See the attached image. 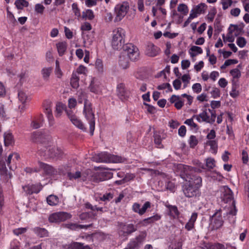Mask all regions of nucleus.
<instances>
[{
	"label": "nucleus",
	"instance_id": "obj_5",
	"mask_svg": "<svg viewBox=\"0 0 249 249\" xmlns=\"http://www.w3.org/2000/svg\"><path fill=\"white\" fill-rule=\"evenodd\" d=\"M124 36L125 31L122 28H118L113 31L111 45L114 50L123 48Z\"/></svg>",
	"mask_w": 249,
	"mask_h": 249
},
{
	"label": "nucleus",
	"instance_id": "obj_54",
	"mask_svg": "<svg viewBox=\"0 0 249 249\" xmlns=\"http://www.w3.org/2000/svg\"><path fill=\"white\" fill-rule=\"evenodd\" d=\"M72 9L73 10V12L74 13L75 15L77 16L78 18L80 17L81 14L79 9L78 7V5L76 3H73L72 4Z\"/></svg>",
	"mask_w": 249,
	"mask_h": 249
},
{
	"label": "nucleus",
	"instance_id": "obj_51",
	"mask_svg": "<svg viewBox=\"0 0 249 249\" xmlns=\"http://www.w3.org/2000/svg\"><path fill=\"white\" fill-rule=\"evenodd\" d=\"M236 43L239 47L243 48L246 45L247 41L244 37H239L237 39Z\"/></svg>",
	"mask_w": 249,
	"mask_h": 249
},
{
	"label": "nucleus",
	"instance_id": "obj_58",
	"mask_svg": "<svg viewBox=\"0 0 249 249\" xmlns=\"http://www.w3.org/2000/svg\"><path fill=\"white\" fill-rule=\"evenodd\" d=\"M193 90L196 93H200L202 90V87L200 84L199 83H196L194 84L192 86Z\"/></svg>",
	"mask_w": 249,
	"mask_h": 249
},
{
	"label": "nucleus",
	"instance_id": "obj_28",
	"mask_svg": "<svg viewBox=\"0 0 249 249\" xmlns=\"http://www.w3.org/2000/svg\"><path fill=\"white\" fill-rule=\"evenodd\" d=\"M44 112L47 115L50 125H53L54 124V118L53 116L50 105H47L46 107H45Z\"/></svg>",
	"mask_w": 249,
	"mask_h": 249
},
{
	"label": "nucleus",
	"instance_id": "obj_37",
	"mask_svg": "<svg viewBox=\"0 0 249 249\" xmlns=\"http://www.w3.org/2000/svg\"><path fill=\"white\" fill-rule=\"evenodd\" d=\"M58 53L60 56L64 54L67 48V45L66 42H59L56 45Z\"/></svg>",
	"mask_w": 249,
	"mask_h": 249
},
{
	"label": "nucleus",
	"instance_id": "obj_47",
	"mask_svg": "<svg viewBox=\"0 0 249 249\" xmlns=\"http://www.w3.org/2000/svg\"><path fill=\"white\" fill-rule=\"evenodd\" d=\"M178 11L186 15L188 13V8L186 4L183 3L180 4L178 7Z\"/></svg>",
	"mask_w": 249,
	"mask_h": 249
},
{
	"label": "nucleus",
	"instance_id": "obj_16",
	"mask_svg": "<svg viewBox=\"0 0 249 249\" xmlns=\"http://www.w3.org/2000/svg\"><path fill=\"white\" fill-rule=\"evenodd\" d=\"M66 112L71 121L74 125L82 130H86V127L83 123L75 115L73 114L72 112L68 110H66Z\"/></svg>",
	"mask_w": 249,
	"mask_h": 249
},
{
	"label": "nucleus",
	"instance_id": "obj_4",
	"mask_svg": "<svg viewBox=\"0 0 249 249\" xmlns=\"http://www.w3.org/2000/svg\"><path fill=\"white\" fill-rule=\"evenodd\" d=\"M93 161L97 162H122L124 159L121 157L111 155L107 152H102L95 154L93 157Z\"/></svg>",
	"mask_w": 249,
	"mask_h": 249
},
{
	"label": "nucleus",
	"instance_id": "obj_27",
	"mask_svg": "<svg viewBox=\"0 0 249 249\" xmlns=\"http://www.w3.org/2000/svg\"><path fill=\"white\" fill-rule=\"evenodd\" d=\"M197 214L196 213H194L189 219V221L186 223L185 226V228L187 231H190L194 228V224L196 220Z\"/></svg>",
	"mask_w": 249,
	"mask_h": 249
},
{
	"label": "nucleus",
	"instance_id": "obj_45",
	"mask_svg": "<svg viewBox=\"0 0 249 249\" xmlns=\"http://www.w3.org/2000/svg\"><path fill=\"white\" fill-rule=\"evenodd\" d=\"M154 137L155 143L157 145V147L158 148L162 147V145L161 144V138L160 136L158 133H154Z\"/></svg>",
	"mask_w": 249,
	"mask_h": 249
},
{
	"label": "nucleus",
	"instance_id": "obj_24",
	"mask_svg": "<svg viewBox=\"0 0 249 249\" xmlns=\"http://www.w3.org/2000/svg\"><path fill=\"white\" fill-rule=\"evenodd\" d=\"M66 249H91L88 245L84 246L83 244L74 242L65 246Z\"/></svg>",
	"mask_w": 249,
	"mask_h": 249
},
{
	"label": "nucleus",
	"instance_id": "obj_33",
	"mask_svg": "<svg viewBox=\"0 0 249 249\" xmlns=\"http://www.w3.org/2000/svg\"><path fill=\"white\" fill-rule=\"evenodd\" d=\"M189 54L192 57L196 56L198 54L203 53V50L200 47L193 46L189 51Z\"/></svg>",
	"mask_w": 249,
	"mask_h": 249
},
{
	"label": "nucleus",
	"instance_id": "obj_41",
	"mask_svg": "<svg viewBox=\"0 0 249 249\" xmlns=\"http://www.w3.org/2000/svg\"><path fill=\"white\" fill-rule=\"evenodd\" d=\"M215 165V161L213 158H209L206 160V166L209 170L213 169Z\"/></svg>",
	"mask_w": 249,
	"mask_h": 249
},
{
	"label": "nucleus",
	"instance_id": "obj_9",
	"mask_svg": "<svg viewBox=\"0 0 249 249\" xmlns=\"http://www.w3.org/2000/svg\"><path fill=\"white\" fill-rule=\"evenodd\" d=\"M129 8V4L126 2L119 3L115 7V22L121 21L126 15Z\"/></svg>",
	"mask_w": 249,
	"mask_h": 249
},
{
	"label": "nucleus",
	"instance_id": "obj_3",
	"mask_svg": "<svg viewBox=\"0 0 249 249\" xmlns=\"http://www.w3.org/2000/svg\"><path fill=\"white\" fill-rule=\"evenodd\" d=\"M220 198L221 201L226 203H231V209L228 213L229 214L235 215L237 210L235 207V201L233 200V195L231 190L227 186H222L220 188Z\"/></svg>",
	"mask_w": 249,
	"mask_h": 249
},
{
	"label": "nucleus",
	"instance_id": "obj_21",
	"mask_svg": "<svg viewBox=\"0 0 249 249\" xmlns=\"http://www.w3.org/2000/svg\"><path fill=\"white\" fill-rule=\"evenodd\" d=\"M48 152L49 156L52 158H60L63 155L62 151L57 147L50 148Z\"/></svg>",
	"mask_w": 249,
	"mask_h": 249
},
{
	"label": "nucleus",
	"instance_id": "obj_38",
	"mask_svg": "<svg viewBox=\"0 0 249 249\" xmlns=\"http://www.w3.org/2000/svg\"><path fill=\"white\" fill-rule=\"evenodd\" d=\"M185 124L189 126L191 129L194 130L195 131H197L198 130L199 127L196 124L194 119L192 117L190 119H187L184 123Z\"/></svg>",
	"mask_w": 249,
	"mask_h": 249
},
{
	"label": "nucleus",
	"instance_id": "obj_63",
	"mask_svg": "<svg viewBox=\"0 0 249 249\" xmlns=\"http://www.w3.org/2000/svg\"><path fill=\"white\" fill-rule=\"evenodd\" d=\"M81 29L83 31H89L91 29V26L89 23L86 22L82 25Z\"/></svg>",
	"mask_w": 249,
	"mask_h": 249
},
{
	"label": "nucleus",
	"instance_id": "obj_61",
	"mask_svg": "<svg viewBox=\"0 0 249 249\" xmlns=\"http://www.w3.org/2000/svg\"><path fill=\"white\" fill-rule=\"evenodd\" d=\"M77 104L76 100L75 98H70L68 101V106L70 108H74Z\"/></svg>",
	"mask_w": 249,
	"mask_h": 249
},
{
	"label": "nucleus",
	"instance_id": "obj_60",
	"mask_svg": "<svg viewBox=\"0 0 249 249\" xmlns=\"http://www.w3.org/2000/svg\"><path fill=\"white\" fill-rule=\"evenodd\" d=\"M240 12L241 10L239 8H234L231 10L230 14L232 16L237 17L240 15Z\"/></svg>",
	"mask_w": 249,
	"mask_h": 249
},
{
	"label": "nucleus",
	"instance_id": "obj_11",
	"mask_svg": "<svg viewBox=\"0 0 249 249\" xmlns=\"http://www.w3.org/2000/svg\"><path fill=\"white\" fill-rule=\"evenodd\" d=\"M119 232L122 235L127 236L137 231V227L132 224L118 223Z\"/></svg>",
	"mask_w": 249,
	"mask_h": 249
},
{
	"label": "nucleus",
	"instance_id": "obj_10",
	"mask_svg": "<svg viewBox=\"0 0 249 249\" xmlns=\"http://www.w3.org/2000/svg\"><path fill=\"white\" fill-rule=\"evenodd\" d=\"M32 140L35 142H40L44 144L51 142V137L48 134L41 131L34 132L32 135Z\"/></svg>",
	"mask_w": 249,
	"mask_h": 249
},
{
	"label": "nucleus",
	"instance_id": "obj_42",
	"mask_svg": "<svg viewBox=\"0 0 249 249\" xmlns=\"http://www.w3.org/2000/svg\"><path fill=\"white\" fill-rule=\"evenodd\" d=\"M65 107V105L61 103H58L56 105L55 111L56 112V117H59L63 110L64 109Z\"/></svg>",
	"mask_w": 249,
	"mask_h": 249
},
{
	"label": "nucleus",
	"instance_id": "obj_20",
	"mask_svg": "<svg viewBox=\"0 0 249 249\" xmlns=\"http://www.w3.org/2000/svg\"><path fill=\"white\" fill-rule=\"evenodd\" d=\"M18 98L19 101L22 104H24L27 101L29 100V94L27 91L24 90H20L18 93ZM24 106H19V108L21 111L24 109Z\"/></svg>",
	"mask_w": 249,
	"mask_h": 249
},
{
	"label": "nucleus",
	"instance_id": "obj_2",
	"mask_svg": "<svg viewBox=\"0 0 249 249\" xmlns=\"http://www.w3.org/2000/svg\"><path fill=\"white\" fill-rule=\"evenodd\" d=\"M178 168L182 169L183 173L188 177L190 176V180H189L188 183L192 184V185L197 187V189L201 187L202 184V179L199 176L193 175L191 177V174L193 172H200L201 170L196 167H193L188 165L180 164L178 165Z\"/></svg>",
	"mask_w": 249,
	"mask_h": 249
},
{
	"label": "nucleus",
	"instance_id": "obj_14",
	"mask_svg": "<svg viewBox=\"0 0 249 249\" xmlns=\"http://www.w3.org/2000/svg\"><path fill=\"white\" fill-rule=\"evenodd\" d=\"M112 177L113 174L112 173L108 171H104L95 174L93 176L92 180L96 182H98L110 179Z\"/></svg>",
	"mask_w": 249,
	"mask_h": 249
},
{
	"label": "nucleus",
	"instance_id": "obj_39",
	"mask_svg": "<svg viewBox=\"0 0 249 249\" xmlns=\"http://www.w3.org/2000/svg\"><path fill=\"white\" fill-rule=\"evenodd\" d=\"M82 17L83 18L92 20L94 17L93 11L90 9H88L85 12L82 13Z\"/></svg>",
	"mask_w": 249,
	"mask_h": 249
},
{
	"label": "nucleus",
	"instance_id": "obj_40",
	"mask_svg": "<svg viewBox=\"0 0 249 249\" xmlns=\"http://www.w3.org/2000/svg\"><path fill=\"white\" fill-rule=\"evenodd\" d=\"M15 4L18 9H22L24 7L28 6V2L25 0H17Z\"/></svg>",
	"mask_w": 249,
	"mask_h": 249
},
{
	"label": "nucleus",
	"instance_id": "obj_34",
	"mask_svg": "<svg viewBox=\"0 0 249 249\" xmlns=\"http://www.w3.org/2000/svg\"><path fill=\"white\" fill-rule=\"evenodd\" d=\"M52 67L44 68L41 70L42 77L45 81H48L49 78L52 72Z\"/></svg>",
	"mask_w": 249,
	"mask_h": 249
},
{
	"label": "nucleus",
	"instance_id": "obj_30",
	"mask_svg": "<svg viewBox=\"0 0 249 249\" xmlns=\"http://www.w3.org/2000/svg\"><path fill=\"white\" fill-rule=\"evenodd\" d=\"M129 58L122 53L119 58V65L124 69L129 67Z\"/></svg>",
	"mask_w": 249,
	"mask_h": 249
},
{
	"label": "nucleus",
	"instance_id": "obj_48",
	"mask_svg": "<svg viewBox=\"0 0 249 249\" xmlns=\"http://www.w3.org/2000/svg\"><path fill=\"white\" fill-rule=\"evenodd\" d=\"M233 0H221V3L222 5L223 10H226L231 6L233 3Z\"/></svg>",
	"mask_w": 249,
	"mask_h": 249
},
{
	"label": "nucleus",
	"instance_id": "obj_57",
	"mask_svg": "<svg viewBox=\"0 0 249 249\" xmlns=\"http://www.w3.org/2000/svg\"><path fill=\"white\" fill-rule=\"evenodd\" d=\"M151 207V203L149 201H146L142 206L141 209V215L143 214L147 210V209L150 208Z\"/></svg>",
	"mask_w": 249,
	"mask_h": 249
},
{
	"label": "nucleus",
	"instance_id": "obj_55",
	"mask_svg": "<svg viewBox=\"0 0 249 249\" xmlns=\"http://www.w3.org/2000/svg\"><path fill=\"white\" fill-rule=\"evenodd\" d=\"M27 230V228H20L14 229L13 230V233L16 235H19L22 233H24L26 232Z\"/></svg>",
	"mask_w": 249,
	"mask_h": 249
},
{
	"label": "nucleus",
	"instance_id": "obj_23",
	"mask_svg": "<svg viewBox=\"0 0 249 249\" xmlns=\"http://www.w3.org/2000/svg\"><path fill=\"white\" fill-rule=\"evenodd\" d=\"M165 206L168 208V214L170 216L173 217L174 218L178 217L179 212L177 206L169 204H166L165 205Z\"/></svg>",
	"mask_w": 249,
	"mask_h": 249
},
{
	"label": "nucleus",
	"instance_id": "obj_29",
	"mask_svg": "<svg viewBox=\"0 0 249 249\" xmlns=\"http://www.w3.org/2000/svg\"><path fill=\"white\" fill-rule=\"evenodd\" d=\"M89 88L91 92L96 94H98L100 91L99 83L94 78L91 81Z\"/></svg>",
	"mask_w": 249,
	"mask_h": 249
},
{
	"label": "nucleus",
	"instance_id": "obj_17",
	"mask_svg": "<svg viewBox=\"0 0 249 249\" xmlns=\"http://www.w3.org/2000/svg\"><path fill=\"white\" fill-rule=\"evenodd\" d=\"M207 8V6L204 3H201L197 5H196L191 10L190 14L193 16L195 15V18L198 15L204 14L206 12Z\"/></svg>",
	"mask_w": 249,
	"mask_h": 249
},
{
	"label": "nucleus",
	"instance_id": "obj_19",
	"mask_svg": "<svg viewBox=\"0 0 249 249\" xmlns=\"http://www.w3.org/2000/svg\"><path fill=\"white\" fill-rule=\"evenodd\" d=\"M42 186L40 185H28L23 186L24 191L29 195H31L33 193H38L41 190Z\"/></svg>",
	"mask_w": 249,
	"mask_h": 249
},
{
	"label": "nucleus",
	"instance_id": "obj_7",
	"mask_svg": "<svg viewBox=\"0 0 249 249\" xmlns=\"http://www.w3.org/2000/svg\"><path fill=\"white\" fill-rule=\"evenodd\" d=\"M13 156V154H10L7 158L5 159V161L3 160H0V174L3 177V179L7 181L11 178L12 175L7 173L6 163L11 170H14V169L15 168V167H12L10 165Z\"/></svg>",
	"mask_w": 249,
	"mask_h": 249
},
{
	"label": "nucleus",
	"instance_id": "obj_53",
	"mask_svg": "<svg viewBox=\"0 0 249 249\" xmlns=\"http://www.w3.org/2000/svg\"><path fill=\"white\" fill-rule=\"evenodd\" d=\"M230 73L234 78H238L241 76V73L239 70L237 68L231 70Z\"/></svg>",
	"mask_w": 249,
	"mask_h": 249
},
{
	"label": "nucleus",
	"instance_id": "obj_64",
	"mask_svg": "<svg viewBox=\"0 0 249 249\" xmlns=\"http://www.w3.org/2000/svg\"><path fill=\"white\" fill-rule=\"evenodd\" d=\"M186 132V127L184 125H181L178 129V133L181 137H184Z\"/></svg>",
	"mask_w": 249,
	"mask_h": 249
},
{
	"label": "nucleus",
	"instance_id": "obj_12",
	"mask_svg": "<svg viewBox=\"0 0 249 249\" xmlns=\"http://www.w3.org/2000/svg\"><path fill=\"white\" fill-rule=\"evenodd\" d=\"M71 215L66 212H60L51 214L49 220L51 222L59 223L70 219Z\"/></svg>",
	"mask_w": 249,
	"mask_h": 249
},
{
	"label": "nucleus",
	"instance_id": "obj_59",
	"mask_svg": "<svg viewBox=\"0 0 249 249\" xmlns=\"http://www.w3.org/2000/svg\"><path fill=\"white\" fill-rule=\"evenodd\" d=\"M35 8L36 13L42 14L44 12L45 7L43 5L38 3L35 5Z\"/></svg>",
	"mask_w": 249,
	"mask_h": 249
},
{
	"label": "nucleus",
	"instance_id": "obj_46",
	"mask_svg": "<svg viewBox=\"0 0 249 249\" xmlns=\"http://www.w3.org/2000/svg\"><path fill=\"white\" fill-rule=\"evenodd\" d=\"M207 143L210 146L211 149L213 150V153H216L217 148V143L215 140H210Z\"/></svg>",
	"mask_w": 249,
	"mask_h": 249
},
{
	"label": "nucleus",
	"instance_id": "obj_62",
	"mask_svg": "<svg viewBox=\"0 0 249 249\" xmlns=\"http://www.w3.org/2000/svg\"><path fill=\"white\" fill-rule=\"evenodd\" d=\"M216 14V10L215 9H213L212 10L211 12H210L207 16V18L208 19L212 22L213 21L214 16Z\"/></svg>",
	"mask_w": 249,
	"mask_h": 249
},
{
	"label": "nucleus",
	"instance_id": "obj_36",
	"mask_svg": "<svg viewBox=\"0 0 249 249\" xmlns=\"http://www.w3.org/2000/svg\"><path fill=\"white\" fill-rule=\"evenodd\" d=\"M79 78L77 75L76 73H73L71 79V84L73 88L77 89L79 87Z\"/></svg>",
	"mask_w": 249,
	"mask_h": 249
},
{
	"label": "nucleus",
	"instance_id": "obj_8",
	"mask_svg": "<svg viewBox=\"0 0 249 249\" xmlns=\"http://www.w3.org/2000/svg\"><path fill=\"white\" fill-rule=\"evenodd\" d=\"M122 52L124 55L127 56L132 61L137 60L139 56L138 48L131 43H127L123 47Z\"/></svg>",
	"mask_w": 249,
	"mask_h": 249
},
{
	"label": "nucleus",
	"instance_id": "obj_18",
	"mask_svg": "<svg viewBox=\"0 0 249 249\" xmlns=\"http://www.w3.org/2000/svg\"><path fill=\"white\" fill-rule=\"evenodd\" d=\"M117 94L122 101L126 100L129 97V93L126 90L124 85L121 83L117 86Z\"/></svg>",
	"mask_w": 249,
	"mask_h": 249
},
{
	"label": "nucleus",
	"instance_id": "obj_44",
	"mask_svg": "<svg viewBox=\"0 0 249 249\" xmlns=\"http://www.w3.org/2000/svg\"><path fill=\"white\" fill-rule=\"evenodd\" d=\"M113 197V194L109 192L106 193L103 195V196L100 197L99 199L100 200L103 201H108Z\"/></svg>",
	"mask_w": 249,
	"mask_h": 249
},
{
	"label": "nucleus",
	"instance_id": "obj_15",
	"mask_svg": "<svg viewBox=\"0 0 249 249\" xmlns=\"http://www.w3.org/2000/svg\"><path fill=\"white\" fill-rule=\"evenodd\" d=\"M160 52V49L154 44L151 42L147 43L145 49V54L147 56L155 57L159 54Z\"/></svg>",
	"mask_w": 249,
	"mask_h": 249
},
{
	"label": "nucleus",
	"instance_id": "obj_43",
	"mask_svg": "<svg viewBox=\"0 0 249 249\" xmlns=\"http://www.w3.org/2000/svg\"><path fill=\"white\" fill-rule=\"evenodd\" d=\"M67 177L70 180L76 179L81 177V173L80 171H76L74 173L68 172Z\"/></svg>",
	"mask_w": 249,
	"mask_h": 249
},
{
	"label": "nucleus",
	"instance_id": "obj_35",
	"mask_svg": "<svg viewBox=\"0 0 249 249\" xmlns=\"http://www.w3.org/2000/svg\"><path fill=\"white\" fill-rule=\"evenodd\" d=\"M33 231L38 236L43 237L47 236L48 234L47 231L44 228L36 227L33 229Z\"/></svg>",
	"mask_w": 249,
	"mask_h": 249
},
{
	"label": "nucleus",
	"instance_id": "obj_50",
	"mask_svg": "<svg viewBox=\"0 0 249 249\" xmlns=\"http://www.w3.org/2000/svg\"><path fill=\"white\" fill-rule=\"evenodd\" d=\"M199 116L201 117L202 121L209 123V116L206 112V109H205L202 113H200Z\"/></svg>",
	"mask_w": 249,
	"mask_h": 249
},
{
	"label": "nucleus",
	"instance_id": "obj_22",
	"mask_svg": "<svg viewBox=\"0 0 249 249\" xmlns=\"http://www.w3.org/2000/svg\"><path fill=\"white\" fill-rule=\"evenodd\" d=\"M39 168L47 175H52L55 173V169L51 166L42 162H38Z\"/></svg>",
	"mask_w": 249,
	"mask_h": 249
},
{
	"label": "nucleus",
	"instance_id": "obj_52",
	"mask_svg": "<svg viewBox=\"0 0 249 249\" xmlns=\"http://www.w3.org/2000/svg\"><path fill=\"white\" fill-rule=\"evenodd\" d=\"M198 143L197 139L196 137L193 135L190 136L189 139V144L191 147H194Z\"/></svg>",
	"mask_w": 249,
	"mask_h": 249
},
{
	"label": "nucleus",
	"instance_id": "obj_6",
	"mask_svg": "<svg viewBox=\"0 0 249 249\" xmlns=\"http://www.w3.org/2000/svg\"><path fill=\"white\" fill-rule=\"evenodd\" d=\"M223 223L222 210L221 209L217 210L210 217L209 229L211 231L217 230L222 226Z\"/></svg>",
	"mask_w": 249,
	"mask_h": 249
},
{
	"label": "nucleus",
	"instance_id": "obj_25",
	"mask_svg": "<svg viewBox=\"0 0 249 249\" xmlns=\"http://www.w3.org/2000/svg\"><path fill=\"white\" fill-rule=\"evenodd\" d=\"M146 236V233L145 232H142L135 239L131 240L130 242H134L135 243V247L138 249L140 245L145 240Z\"/></svg>",
	"mask_w": 249,
	"mask_h": 249
},
{
	"label": "nucleus",
	"instance_id": "obj_31",
	"mask_svg": "<svg viewBox=\"0 0 249 249\" xmlns=\"http://www.w3.org/2000/svg\"><path fill=\"white\" fill-rule=\"evenodd\" d=\"M4 144L6 146L12 145L14 143L13 136L10 132H6L4 134Z\"/></svg>",
	"mask_w": 249,
	"mask_h": 249
},
{
	"label": "nucleus",
	"instance_id": "obj_1",
	"mask_svg": "<svg viewBox=\"0 0 249 249\" xmlns=\"http://www.w3.org/2000/svg\"><path fill=\"white\" fill-rule=\"evenodd\" d=\"M78 101L80 104L82 103L83 101L84 102L83 114L88 122L89 125L90 133L92 135L95 129V115L92 104L87 99V93L82 90L78 92Z\"/></svg>",
	"mask_w": 249,
	"mask_h": 249
},
{
	"label": "nucleus",
	"instance_id": "obj_13",
	"mask_svg": "<svg viewBox=\"0 0 249 249\" xmlns=\"http://www.w3.org/2000/svg\"><path fill=\"white\" fill-rule=\"evenodd\" d=\"M183 192L184 195L188 197H197L200 196V193L197 187L187 183L183 186Z\"/></svg>",
	"mask_w": 249,
	"mask_h": 249
},
{
	"label": "nucleus",
	"instance_id": "obj_49",
	"mask_svg": "<svg viewBox=\"0 0 249 249\" xmlns=\"http://www.w3.org/2000/svg\"><path fill=\"white\" fill-rule=\"evenodd\" d=\"M95 67L100 72H102L104 71V67L102 61L101 59H97L95 62Z\"/></svg>",
	"mask_w": 249,
	"mask_h": 249
},
{
	"label": "nucleus",
	"instance_id": "obj_56",
	"mask_svg": "<svg viewBox=\"0 0 249 249\" xmlns=\"http://www.w3.org/2000/svg\"><path fill=\"white\" fill-rule=\"evenodd\" d=\"M141 205L138 203H134L132 205V210L136 213H139L141 215Z\"/></svg>",
	"mask_w": 249,
	"mask_h": 249
},
{
	"label": "nucleus",
	"instance_id": "obj_26",
	"mask_svg": "<svg viewBox=\"0 0 249 249\" xmlns=\"http://www.w3.org/2000/svg\"><path fill=\"white\" fill-rule=\"evenodd\" d=\"M161 218L160 215L156 214L151 217L144 219L142 222V224L144 226H146L148 224L154 223V222L159 220Z\"/></svg>",
	"mask_w": 249,
	"mask_h": 249
},
{
	"label": "nucleus",
	"instance_id": "obj_32",
	"mask_svg": "<svg viewBox=\"0 0 249 249\" xmlns=\"http://www.w3.org/2000/svg\"><path fill=\"white\" fill-rule=\"evenodd\" d=\"M47 203L50 206H56L59 203L58 197L55 195H51L46 198Z\"/></svg>",
	"mask_w": 249,
	"mask_h": 249
}]
</instances>
